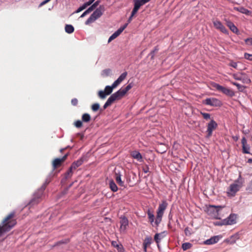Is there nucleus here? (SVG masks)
Returning a JSON list of instances; mask_svg holds the SVG:
<instances>
[{
    "label": "nucleus",
    "mask_w": 252,
    "mask_h": 252,
    "mask_svg": "<svg viewBox=\"0 0 252 252\" xmlns=\"http://www.w3.org/2000/svg\"><path fill=\"white\" fill-rule=\"evenodd\" d=\"M127 74V73L126 72H123L119 76V77L114 82L111 86H106L105 87L104 91L100 90L98 91V97L102 99H105L107 95L110 94L112 93L114 89L116 88L123 81L126 79Z\"/></svg>",
    "instance_id": "f257e3e1"
},
{
    "label": "nucleus",
    "mask_w": 252,
    "mask_h": 252,
    "mask_svg": "<svg viewBox=\"0 0 252 252\" xmlns=\"http://www.w3.org/2000/svg\"><path fill=\"white\" fill-rule=\"evenodd\" d=\"M15 215L14 212H11L3 220L2 225H0V236L9 231L16 224V220L14 219Z\"/></svg>",
    "instance_id": "f03ea898"
},
{
    "label": "nucleus",
    "mask_w": 252,
    "mask_h": 252,
    "mask_svg": "<svg viewBox=\"0 0 252 252\" xmlns=\"http://www.w3.org/2000/svg\"><path fill=\"white\" fill-rule=\"evenodd\" d=\"M224 208V207L222 206L209 205L207 207L206 212L210 217L220 219L223 216L221 211Z\"/></svg>",
    "instance_id": "7ed1b4c3"
},
{
    "label": "nucleus",
    "mask_w": 252,
    "mask_h": 252,
    "mask_svg": "<svg viewBox=\"0 0 252 252\" xmlns=\"http://www.w3.org/2000/svg\"><path fill=\"white\" fill-rule=\"evenodd\" d=\"M49 183V180H46L45 181L40 189H38V190L34 193V197L30 201L29 205H33L35 204H37L40 202V199L43 194V191Z\"/></svg>",
    "instance_id": "20e7f679"
},
{
    "label": "nucleus",
    "mask_w": 252,
    "mask_h": 252,
    "mask_svg": "<svg viewBox=\"0 0 252 252\" xmlns=\"http://www.w3.org/2000/svg\"><path fill=\"white\" fill-rule=\"evenodd\" d=\"M167 205L168 204L165 200L162 201L161 203L159 204L157 212L156 218L155 221V224L157 226H158L160 223L164 211L166 209Z\"/></svg>",
    "instance_id": "39448f33"
},
{
    "label": "nucleus",
    "mask_w": 252,
    "mask_h": 252,
    "mask_svg": "<svg viewBox=\"0 0 252 252\" xmlns=\"http://www.w3.org/2000/svg\"><path fill=\"white\" fill-rule=\"evenodd\" d=\"M241 179V176L240 175L238 179L235 181L234 184L230 185L229 186L228 194L231 195H234L242 187L243 182L239 180Z\"/></svg>",
    "instance_id": "423d86ee"
},
{
    "label": "nucleus",
    "mask_w": 252,
    "mask_h": 252,
    "mask_svg": "<svg viewBox=\"0 0 252 252\" xmlns=\"http://www.w3.org/2000/svg\"><path fill=\"white\" fill-rule=\"evenodd\" d=\"M103 8L101 6L97 8L85 22L86 25H89L99 18L103 13Z\"/></svg>",
    "instance_id": "0eeeda50"
},
{
    "label": "nucleus",
    "mask_w": 252,
    "mask_h": 252,
    "mask_svg": "<svg viewBox=\"0 0 252 252\" xmlns=\"http://www.w3.org/2000/svg\"><path fill=\"white\" fill-rule=\"evenodd\" d=\"M83 163V159L82 158L73 162L65 174L66 178L70 177L72 175L73 170L76 169L77 168L81 165Z\"/></svg>",
    "instance_id": "6e6552de"
},
{
    "label": "nucleus",
    "mask_w": 252,
    "mask_h": 252,
    "mask_svg": "<svg viewBox=\"0 0 252 252\" xmlns=\"http://www.w3.org/2000/svg\"><path fill=\"white\" fill-rule=\"evenodd\" d=\"M213 86L218 91L222 92L224 94L228 95L229 96H233L234 95V93L231 90L225 88L222 86L218 84L214 83Z\"/></svg>",
    "instance_id": "1a4fd4ad"
},
{
    "label": "nucleus",
    "mask_w": 252,
    "mask_h": 252,
    "mask_svg": "<svg viewBox=\"0 0 252 252\" xmlns=\"http://www.w3.org/2000/svg\"><path fill=\"white\" fill-rule=\"evenodd\" d=\"M237 215L234 214H231L227 218L222 220L220 225H232L236 222Z\"/></svg>",
    "instance_id": "9d476101"
},
{
    "label": "nucleus",
    "mask_w": 252,
    "mask_h": 252,
    "mask_svg": "<svg viewBox=\"0 0 252 252\" xmlns=\"http://www.w3.org/2000/svg\"><path fill=\"white\" fill-rule=\"evenodd\" d=\"M203 104L212 106H220L221 102L216 98H208L203 101Z\"/></svg>",
    "instance_id": "9b49d317"
},
{
    "label": "nucleus",
    "mask_w": 252,
    "mask_h": 252,
    "mask_svg": "<svg viewBox=\"0 0 252 252\" xmlns=\"http://www.w3.org/2000/svg\"><path fill=\"white\" fill-rule=\"evenodd\" d=\"M217 123L214 120H211L207 125L206 132L207 133L208 137H210L212 136L213 131L217 128Z\"/></svg>",
    "instance_id": "f8f14e48"
},
{
    "label": "nucleus",
    "mask_w": 252,
    "mask_h": 252,
    "mask_svg": "<svg viewBox=\"0 0 252 252\" xmlns=\"http://www.w3.org/2000/svg\"><path fill=\"white\" fill-rule=\"evenodd\" d=\"M126 94V92L123 90V88H121L117 92L112 94L109 97L114 102L116 100L121 99Z\"/></svg>",
    "instance_id": "ddd939ff"
},
{
    "label": "nucleus",
    "mask_w": 252,
    "mask_h": 252,
    "mask_svg": "<svg viewBox=\"0 0 252 252\" xmlns=\"http://www.w3.org/2000/svg\"><path fill=\"white\" fill-rule=\"evenodd\" d=\"M126 94V92L123 90V88H121L117 92L112 94L109 97L114 102L116 100L121 99Z\"/></svg>",
    "instance_id": "4468645a"
},
{
    "label": "nucleus",
    "mask_w": 252,
    "mask_h": 252,
    "mask_svg": "<svg viewBox=\"0 0 252 252\" xmlns=\"http://www.w3.org/2000/svg\"><path fill=\"white\" fill-rule=\"evenodd\" d=\"M68 155V154H66L61 158H55L53 161V163H52L53 169H55L57 168L60 166L62 165V163L63 162L66 160Z\"/></svg>",
    "instance_id": "2eb2a0df"
},
{
    "label": "nucleus",
    "mask_w": 252,
    "mask_h": 252,
    "mask_svg": "<svg viewBox=\"0 0 252 252\" xmlns=\"http://www.w3.org/2000/svg\"><path fill=\"white\" fill-rule=\"evenodd\" d=\"M150 0H135L134 6L133 9V14L134 13H136L141 6Z\"/></svg>",
    "instance_id": "dca6fc26"
},
{
    "label": "nucleus",
    "mask_w": 252,
    "mask_h": 252,
    "mask_svg": "<svg viewBox=\"0 0 252 252\" xmlns=\"http://www.w3.org/2000/svg\"><path fill=\"white\" fill-rule=\"evenodd\" d=\"M120 219V223L121 225L120 227V231L121 233H124L128 226V221L127 219L125 217H121Z\"/></svg>",
    "instance_id": "f3484780"
},
{
    "label": "nucleus",
    "mask_w": 252,
    "mask_h": 252,
    "mask_svg": "<svg viewBox=\"0 0 252 252\" xmlns=\"http://www.w3.org/2000/svg\"><path fill=\"white\" fill-rule=\"evenodd\" d=\"M213 25L216 29L218 30H220L221 32L228 34V32L227 30L225 28V27L222 25V24L220 22V21L219 20H215L213 21Z\"/></svg>",
    "instance_id": "a211bd4d"
},
{
    "label": "nucleus",
    "mask_w": 252,
    "mask_h": 252,
    "mask_svg": "<svg viewBox=\"0 0 252 252\" xmlns=\"http://www.w3.org/2000/svg\"><path fill=\"white\" fill-rule=\"evenodd\" d=\"M241 142H242V144L243 153L244 154H251V153L250 152V147L247 144V139L245 137H243L242 138Z\"/></svg>",
    "instance_id": "6ab92c4d"
},
{
    "label": "nucleus",
    "mask_w": 252,
    "mask_h": 252,
    "mask_svg": "<svg viewBox=\"0 0 252 252\" xmlns=\"http://www.w3.org/2000/svg\"><path fill=\"white\" fill-rule=\"evenodd\" d=\"M167 234L166 231H164L159 233H156L154 236V240L157 244H158L162 238L165 237Z\"/></svg>",
    "instance_id": "aec40b11"
},
{
    "label": "nucleus",
    "mask_w": 252,
    "mask_h": 252,
    "mask_svg": "<svg viewBox=\"0 0 252 252\" xmlns=\"http://www.w3.org/2000/svg\"><path fill=\"white\" fill-rule=\"evenodd\" d=\"M220 239L218 236L212 237L211 238L204 241V244L206 245H213L217 243Z\"/></svg>",
    "instance_id": "412c9836"
},
{
    "label": "nucleus",
    "mask_w": 252,
    "mask_h": 252,
    "mask_svg": "<svg viewBox=\"0 0 252 252\" xmlns=\"http://www.w3.org/2000/svg\"><path fill=\"white\" fill-rule=\"evenodd\" d=\"M111 245L113 247L117 249L118 252H123L124 251L123 245L119 242L113 241L111 242Z\"/></svg>",
    "instance_id": "4be33fe9"
},
{
    "label": "nucleus",
    "mask_w": 252,
    "mask_h": 252,
    "mask_svg": "<svg viewBox=\"0 0 252 252\" xmlns=\"http://www.w3.org/2000/svg\"><path fill=\"white\" fill-rule=\"evenodd\" d=\"M131 156L135 158L136 159L139 161H142V156L141 154L137 151H132L130 153Z\"/></svg>",
    "instance_id": "5701e85b"
},
{
    "label": "nucleus",
    "mask_w": 252,
    "mask_h": 252,
    "mask_svg": "<svg viewBox=\"0 0 252 252\" xmlns=\"http://www.w3.org/2000/svg\"><path fill=\"white\" fill-rule=\"evenodd\" d=\"M234 9L235 10H236L237 11H239L242 13H243V14H245L246 15H249L251 14V11L250 10H249L248 9L244 8V7L243 6H240V7H234Z\"/></svg>",
    "instance_id": "b1692460"
},
{
    "label": "nucleus",
    "mask_w": 252,
    "mask_h": 252,
    "mask_svg": "<svg viewBox=\"0 0 252 252\" xmlns=\"http://www.w3.org/2000/svg\"><path fill=\"white\" fill-rule=\"evenodd\" d=\"M226 25L230 30L234 33H237L238 32L237 28L230 21H226Z\"/></svg>",
    "instance_id": "393cba45"
},
{
    "label": "nucleus",
    "mask_w": 252,
    "mask_h": 252,
    "mask_svg": "<svg viewBox=\"0 0 252 252\" xmlns=\"http://www.w3.org/2000/svg\"><path fill=\"white\" fill-rule=\"evenodd\" d=\"M148 217L149 219V222L150 223L154 226V223H155L154 220H155V216L153 214V212L150 211V210H148L147 212Z\"/></svg>",
    "instance_id": "a878e982"
},
{
    "label": "nucleus",
    "mask_w": 252,
    "mask_h": 252,
    "mask_svg": "<svg viewBox=\"0 0 252 252\" xmlns=\"http://www.w3.org/2000/svg\"><path fill=\"white\" fill-rule=\"evenodd\" d=\"M116 182L121 187H125L124 182L121 179V175L119 173H115Z\"/></svg>",
    "instance_id": "bb28decb"
},
{
    "label": "nucleus",
    "mask_w": 252,
    "mask_h": 252,
    "mask_svg": "<svg viewBox=\"0 0 252 252\" xmlns=\"http://www.w3.org/2000/svg\"><path fill=\"white\" fill-rule=\"evenodd\" d=\"M109 188L113 192H116L118 190V187L113 180H110L109 183Z\"/></svg>",
    "instance_id": "cd10ccee"
},
{
    "label": "nucleus",
    "mask_w": 252,
    "mask_h": 252,
    "mask_svg": "<svg viewBox=\"0 0 252 252\" xmlns=\"http://www.w3.org/2000/svg\"><path fill=\"white\" fill-rule=\"evenodd\" d=\"M122 32H121V30H119L118 29L117 31H116L110 36L108 41V43L110 42L111 41L116 38Z\"/></svg>",
    "instance_id": "c85d7f7f"
},
{
    "label": "nucleus",
    "mask_w": 252,
    "mask_h": 252,
    "mask_svg": "<svg viewBox=\"0 0 252 252\" xmlns=\"http://www.w3.org/2000/svg\"><path fill=\"white\" fill-rule=\"evenodd\" d=\"M82 120L84 123H88L91 120V116L90 114L88 113H85L83 114L82 116Z\"/></svg>",
    "instance_id": "c756f323"
},
{
    "label": "nucleus",
    "mask_w": 252,
    "mask_h": 252,
    "mask_svg": "<svg viewBox=\"0 0 252 252\" xmlns=\"http://www.w3.org/2000/svg\"><path fill=\"white\" fill-rule=\"evenodd\" d=\"M241 78L242 79L241 80H240V81H241L244 83L249 84L251 82V80L248 77V76L245 74H242Z\"/></svg>",
    "instance_id": "7c9ffc66"
},
{
    "label": "nucleus",
    "mask_w": 252,
    "mask_h": 252,
    "mask_svg": "<svg viewBox=\"0 0 252 252\" xmlns=\"http://www.w3.org/2000/svg\"><path fill=\"white\" fill-rule=\"evenodd\" d=\"M74 27L71 25H66L65 26V31L68 33H71L74 32Z\"/></svg>",
    "instance_id": "2f4dec72"
},
{
    "label": "nucleus",
    "mask_w": 252,
    "mask_h": 252,
    "mask_svg": "<svg viewBox=\"0 0 252 252\" xmlns=\"http://www.w3.org/2000/svg\"><path fill=\"white\" fill-rule=\"evenodd\" d=\"M192 245L190 243H185L182 244V248L184 251H187L189 249H190L192 247Z\"/></svg>",
    "instance_id": "473e14b6"
},
{
    "label": "nucleus",
    "mask_w": 252,
    "mask_h": 252,
    "mask_svg": "<svg viewBox=\"0 0 252 252\" xmlns=\"http://www.w3.org/2000/svg\"><path fill=\"white\" fill-rule=\"evenodd\" d=\"M152 240V237H148L145 238V239L144 240L143 244V245H146V246H149L150 244H151Z\"/></svg>",
    "instance_id": "72a5a7b5"
},
{
    "label": "nucleus",
    "mask_w": 252,
    "mask_h": 252,
    "mask_svg": "<svg viewBox=\"0 0 252 252\" xmlns=\"http://www.w3.org/2000/svg\"><path fill=\"white\" fill-rule=\"evenodd\" d=\"M113 103V101L111 100V99L110 97H109L107 101L103 105V109H106L108 106H110Z\"/></svg>",
    "instance_id": "f704fd0d"
},
{
    "label": "nucleus",
    "mask_w": 252,
    "mask_h": 252,
    "mask_svg": "<svg viewBox=\"0 0 252 252\" xmlns=\"http://www.w3.org/2000/svg\"><path fill=\"white\" fill-rule=\"evenodd\" d=\"M200 114L202 116L203 118L206 120H208L211 118V115L209 113L200 112Z\"/></svg>",
    "instance_id": "c9c22d12"
},
{
    "label": "nucleus",
    "mask_w": 252,
    "mask_h": 252,
    "mask_svg": "<svg viewBox=\"0 0 252 252\" xmlns=\"http://www.w3.org/2000/svg\"><path fill=\"white\" fill-rule=\"evenodd\" d=\"M231 84L234 86H236L237 87L238 89L240 91H242L244 89V87L243 86L237 83L231 82Z\"/></svg>",
    "instance_id": "e433bc0d"
},
{
    "label": "nucleus",
    "mask_w": 252,
    "mask_h": 252,
    "mask_svg": "<svg viewBox=\"0 0 252 252\" xmlns=\"http://www.w3.org/2000/svg\"><path fill=\"white\" fill-rule=\"evenodd\" d=\"M100 107V105L98 103H94L92 105V109L93 111H97Z\"/></svg>",
    "instance_id": "4c0bfd02"
},
{
    "label": "nucleus",
    "mask_w": 252,
    "mask_h": 252,
    "mask_svg": "<svg viewBox=\"0 0 252 252\" xmlns=\"http://www.w3.org/2000/svg\"><path fill=\"white\" fill-rule=\"evenodd\" d=\"M111 72V70L109 68L104 69L102 71V75H103L104 76H108L110 75Z\"/></svg>",
    "instance_id": "58836bf2"
},
{
    "label": "nucleus",
    "mask_w": 252,
    "mask_h": 252,
    "mask_svg": "<svg viewBox=\"0 0 252 252\" xmlns=\"http://www.w3.org/2000/svg\"><path fill=\"white\" fill-rule=\"evenodd\" d=\"M75 126L77 128H80L83 126L82 122L80 120H77L74 123Z\"/></svg>",
    "instance_id": "ea45409f"
},
{
    "label": "nucleus",
    "mask_w": 252,
    "mask_h": 252,
    "mask_svg": "<svg viewBox=\"0 0 252 252\" xmlns=\"http://www.w3.org/2000/svg\"><path fill=\"white\" fill-rule=\"evenodd\" d=\"M185 233L187 236H190L191 235V229L187 227L185 229Z\"/></svg>",
    "instance_id": "a19ab883"
},
{
    "label": "nucleus",
    "mask_w": 252,
    "mask_h": 252,
    "mask_svg": "<svg viewBox=\"0 0 252 252\" xmlns=\"http://www.w3.org/2000/svg\"><path fill=\"white\" fill-rule=\"evenodd\" d=\"M244 58L248 60L252 61V54L245 53L244 54Z\"/></svg>",
    "instance_id": "79ce46f5"
},
{
    "label": "nucleus",
    "mask_w": 252,
    "mask_h": 252,
    "mask_svg": "<svg viewBox=\"0 0 252 252\" xmlns=\"http://www.w3.org/2000/svg\"><path fill=\"white\" fill-rule=\"evenodd\" d=\"M242 74L243 73H241V74H233V78L237 80H241V76L242 75Z\"/></svg>",
    "instance_id": "37998d69"
},
{
    "label": "nucleus",
    "mask_w": 252,
    "mask_h": 252,
    "mask_svg": "<svg viewBox=\"0 0 252 252\" xmlns=\"http://www.w3.org/2000/svg\"><path fill=\"white\" fill-rule=\"evenodd\" d=\"M68 242V240H62V241H59L58 242H57L55 245H54V247L55 246H59V245H60L61 244H66Z\"/></svg>",
    "instance_id": "c03bdc74"
},
{
    "label": "nucleus",
    "mask_w": 252,
    "mask_h": 252,
    "mask_svg": "<svg viewBox=\"0 0 252 252\" xmlns=\"http://www.w3.org/2000/svg\"><path fill=\"white\" fill-rule=\"evenodd\" d=\"M247 190L250 192L252 193V180L250 182L247 188Z\"/></svg>",
    "instance_id": "a18cd8bd"
},
{
    "label": "nucleus",
    "mask_w": 252,
    "mask_h": 252,
    "mask_svg": "<svg viewBox=\"0 0 252 252\" xmlns=\"http://www.w3.org/2000/svg\"><path fill=\"white\" fill-rule=\"evenodd\" d=\"M87 6L86 5V4L84 3L82 6H80L79 8H78V9L76 10V13H79L84 9H85Z\"/></svg>",
    "instance_id": "49530a36"
},
{
    "label": "nucleus",
    "mask_w": 252,
    "mask_h": 252,
    "mask_svg": "<svg viewBox=\"0 0 252 252\" xmlns=\"http://www.w3.org/2000/svg\"><path fill=\"white\" fill-rule=\"evenodd\" d=\"M132 87L131 84H129L126 88H123V90L126 93Z\"/></svg>",
    "instance_id": "de8ad7c7"
},
{
    "label": "nucleus",
    "mask_w": 252,
    "mask_h": 252,
    "mask_svg": "<svg viewBox=\"0 0 252 252\" xmlns=\"http://www.w3.org/2000/svg\"><path fill=\"white\" fill-rule=\"evenodd\" d=\"M245 42L249 45H252V38H248L245 39Z\"/></svg>",
    "instance_id": "09e8293b"
},
{
    "label": "nucleus",
    "mask_w": 252,
    "mask_h": 252,
    "mask_svg": "<svg viewBox=\"0 0 252 252\" xmlns=\"http://www.w3.org/2000/svg\"><path fill=\"white\" fill-rule=\"evenodd\" d=\"M158 48L157 47H156L155 49L151 52L150 55H151V58H153L154 56L155 53L157 52L158 51Z\"/></svg>",
    "instance_id": "8fccbe9b"
},
{
    "label": "nucleus",
    "mask_w": 252,
    "mask_h": 252,
    "mask_svg": "<svg viewBox=\"0 0 252 252\" xmlns=\"http://www.w3.org/2000/svg\"><path fill=\"white\" fill-rule=\"evenodd\" d=\"M71 104L73 106H76L78 104V100L77 98H74L71 100Z\"/></svg>",
    "instance_id": "3c124183"
},
{
    "label": "nucleus",
    "mask_w": 252,
    "mask_h": 252,
    "mask_svg": "<svg viewBox=\"0 0 252 252\" xmlns=\"http://www.w3.org/2000/svg\"><path fill=\"white\" fill-rule=\"evenodd\" d=\"M229 65L236 68L237 67V63L236 62H232L229 63Z\"/></svg>",
    "instance_id": "603ef678"
},
{
    "label": "nucleus",
    "mask_w": 252,
    "mask_h": 252,
    "mask_svg": "<svg viewBox=\"0 0 252 252\" xmlns=\"http://www.w3.org/2000/svg\"><path fill=\"white\" fill-rule=\"evenodd\" d=\"M128 23L125 24L123 27H121L119 29V30H121V32H122L126 28L127 26Z\"/></svg>",
    "instance_id": "864d4df0"
},
{
    "label": "nucleus",
    "mask_w": 252,
    "mask_h": 252,
    "mask_svg": "<svg viewBox=\"0 0 252 252\" xmlns=\"http://www.w3.org/2000/svg\"><path fill=\"white\" fill-rule=\"evenodd\" d=\"M136 14V13H134V14H133V10L132 11V12H131V15H130V16L129 17V18H128V23H130V22L131 21V20H132V19L133 17V16H134Z\"/></svg>",
    "instance_id": "5fc2aeb1"
},
{
    "label": "nucleus",
    "mask_w": 252,
    "mask_h": 252,
    "mask_svg": "<svg viewBox=\"0 0 252 252\" xmlns=\"http://www.w3.org/2000/svg\"><path fill=\"white\" fill-rule=\"evenodd\" d=\"M94 1V0H89L88 2L85 3V4L88 7V6L91 5Z\"/></svg>",
    "instance_id": "6e6d98bb"
},
{
    "label": "nucleus",
    "mask_w": 252,
    "mask_h": 252,
    "mask_svg": "<svg viewBox=\"0 0 252 252\" xmlns=\"http://www.w3.org/2000/svg\"><path fill=\"white\" fill-rule=\"evenodd\" d=\"M48 2H49V1L48 0H45L44 1H43L42 2H41L39 6V7H41V6H42L43 5H45V4L47 3Z\"/></svg>",
    "instance_id": "4d7b16f0"
},
{
    "label": "nucleus",
    "mask_w": 252,
    "mask_h": 252,
    "mask_svg": "<svg viewBox=\"0 0 252 252\" xmlns=\"http://www.w3.org/2000/svg\"><path fill=\"white\" fill-rule=\"evenodd\" d=\"M94 8L92 5H91L87 10V11L89 13H90L91 12H92V11H93L94 10Z\"/></svg>",
    "instance_id": "13d9d810"
},
{
    "label": "nucleus",
    "mask_w": 252,
    "mask_h": 252,
    "mask_svg": "<svg viewBox=\"0 0 252 252\" xmlns=\"http://www.w3.org/2000/svg\"><path fill=\"white\" fill-rule=\"evenodd\" d=\"M89 14V12L86 10L80 16V17H83L86 16L87 14Z\"/></svg>",
    "instance_id": "bf43d9fd"
},
{
    "label": "nucleus",
    "mask_w": 252,
    "mask_h": 252,
    "mask_svg": "<svg viewBox=\"0 0 252 252\" xmlns=\"http://www.w3.org/2000/svg\"><path fill=\"white\" fill-rule=\"evenodd\" d=\"M144 172L147 173L149 171V167L146 166V168H144L143 169Z\"/></svg>",
    "instance_id": "052dcab7"
},
{
    "label": "nucleus",
    "mask_w": 252,
    "mask_h": 252,
    "mask_svg": "<svg viewBox=\"0 0 252 252\" xmlns=\"http://www.w3.org/2000/svg\"><path fill=\"white\" fill-rule=\"evenodd\" d=\"M247 162L249 163H252V158L248 159Z\"/></svg>",
    "instance_id": "680f3d73"
},
{
    "label": "nucleus",
    "mask_w": 252,
    "mask_h": 252,
    "mask_svg": "<svg viewBox=\"0 0 252 252\" xmlns=\"http://www.w3.org/2000/svg\"><path fill=\"white\" fill-rule=\"evenodd\" d=\"M147 247L146 245H143V249L145 252H146Z\"/></svg>",
    "instance_id": "e2e57ef3"
},
{
    "label": "nucleus",
    "mask_w": 252,
    "mask_h": 252,
    "mask_svg": "<svg viewBox=\"0 0 252 252\" xmlns=\"http://www.w3.org/2000/svg\"><path fill=\"white\" fill-rule=\"evenodd\" d=\"M233 139H234V140L237 141L238 139V136L234 137Z\"/></svg>",
    "instance_id": "0e129e2a"
},
{
    "label": "nucleus",
    "mask_w": 252,
    "mask_h": 252,
    "mask_svg": "<svg viewBox=\"0 0 252 252\" xmlns=\"http://www.w3.org/2000/svg\"><path fill=\"white\" fill-rule=\"evenodd\" d=\"M94 3L95 4V5L97 6L98 5V4H99V1H96Z\"/></svg>",
    "instance_id": "69168bd1"
},
{
    "label": "nucleus",
    "mask_w": 252,
    "mask_h": 252,
    "mask_svg": "<svg viewBox=\"0 0 252 252\" xmlns=\"http://www.w3.org/2000/svg\"><path fill=\"white\" fill-rule=\"evenodd\" d=\"M92 5V6H93L94 8V9L97 7V6H96V5H95L94 3V4H93V5Z\"/></svg>",
    "instance_id": "338daca9"
},
{
    "label": "nucleus",
    "mask_w": 252,
    "mask_h": 252,
    "mask_svg": "<svg viewBox=\"0 0 252 252\" xmlns=\"http://www.w3.org/2000/svg\"><path fill=\"white\" fill-rule=\"evenodd\" d=\"M51 0H48L49 2L50 1H51Z\"/></svg>",
    "instance_id": "774afa93"
}]
</instances>
